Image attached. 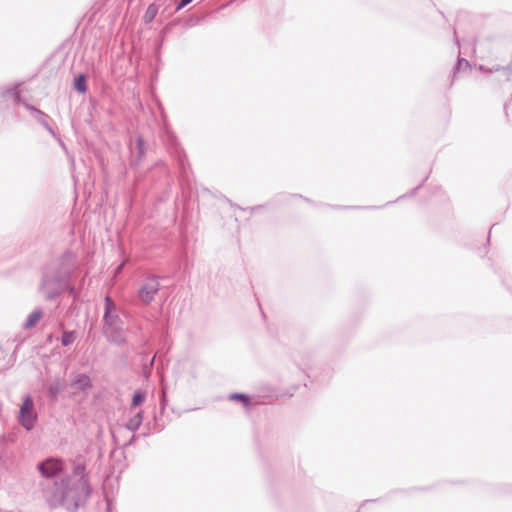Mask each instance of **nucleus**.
Here are the masks:
<instances>
[{
    "label": "nucleus",
    "instance_id": "1",
    "mask_svg": "<svg viewBox=\"0 0 512 512\" xmlns=\"http://www.w3.org/2000/svg\"><path fill=\"white\" fill-rule=\"evenodd\" d=\"M91 488L85 465L76 463L69 476L56 479L43 488V497L52 508L75 512L89 497Z\"/></svg>",
    "mask_w": 512,
    "mask_h": 512
},
{
    "label": "nucleus",
    "instance_id": "2",
    "mask_svg": "<svg viewBox=\"0 0 512 512\" xmlns=\"http://www.w3.org/2000/svg\"><path fill=\"white\" fill-rule=\"evenodd\" d=\"M103 332L107 339L115 344H122L126 340V331L119 317L118 309L110 297H105V312L103 316Z\"/></svg>",
    "mask_w": 512,
    "mask_h": 512
},
{
    "label": "nucleus",
    "instance_id": "3",
    "mask_svg": "<svg viewBox=\"0 0 512 512\" xmlns=\"http://www.w3.org/2000/svg\"><path fill=\"white\" fill-rule=\"evenodd\" d=\"M38 415L34 407V401L31 396L27 395L23 399V403L19 410V423L28 431L32 430L36 424Z\"/></svg>",
    "mask_w": 512,
    "mask_h": 512
},
{
    "label": "nucleus",
    "instance_id": "4",
    "mask_svg": "<svg viewBox=\"0 0 512 512\" xmlns=\"http://www.w3.org/2000/svg\"><path fill=\"white\" fill-rule=\"evenodd\" d=\"M38 470L43 477H57L64 472L65 463L58 458H48L38 464Z\"/></svg>",
    "mask_w": 512,
    "mask_h": 512
},
{
    "label": "nucleus",
    "instance_id": "5",
    "mask_svg": "<svg viewBox=\"0 0 512 512\" xmlns=\"http://www.w3.org/2000/svg\"><path fill=\"white\" fill-rule=\"evenodd\" d=\"M159 287V282L155 277L147 278L140 287V299L145 303L151 302L154 299L155 294L159 291Z\"/></svg>",
    "mask_w": 512,
    "mask_h": 512
},
{
    "label": "nucleus",
    "instance_id": "6",
    "mask_svg": "<svg viewBox=\"0 0 512 512\" xmlns=\"http://www.w3.org/2000/svg\"><path fill=\"white\" fill-rule=\"evenodd\" d=\"M60 284L58 280L45 276L40 290L47 299L54 297L59 292Z\"/></svg>",
    "mask_w": 512,
    "mask_h": 512
},
{
    "label": "nucleus",
    "instance_id": "7",
    "mask_svg": "<svg viewBox=\"0 0 512 512\" xmlns=\"http://www.w3.org/2000/svg\"><path fill=\"white\" fill-rule=\"evenodd\" d=\"M71 385L77 390H86L90 387V378L85 374H79L72 381Z\"/></svg>",
    "mask_w": 512,
    "mask_h": 512
},
{
    "label": "nucleus",
    "instance_id": "8",
    "mask_svg": "<svg viewBox=\"0 0 512 512\" xmlns=\"http://www.w3.org/2000/svg\"><path fill=\"white\" fill-rule=\"evenodd\" d=\"M65 382L61 379H56L50 383L48 387L49 396L53 399L57 398L58 394L64 390Z\"/></svg>",
    "mask_w": 512,
    "mask_h": 512
},
{
    "label": "nucleus",
    "instance_id": "9",
    "mask_svg": "<svg viewBox=\"0 0 512 512\" xmlns=\"http://www.w3.org/2000/svg\"><path fill=\"white\" fill-rule=\"evenodd\" d=\"M42 317V312L40 310H35L33 311L27 318L25 324H24V327L26 329H30L32 327H34L38 321L41 319Z\"/></svg>",
    "mask_w": 512,
    "mask_h": 512
},
{
    "label": "nucleus",
    "instance_id": "10",
    "mask_svg": "<svg viewBox=\"0 0 512 512\" xmlns=\"http://www.w3.org/2000/svg\"><path fill=\"white\" fill-rule=\"evenodd\" d=\"M143 420V413L142 411H138L133 418H131L128 423L127 427L130 430H136L140 427Z\"/></svg>",
    "mask_w": 512,
    "mask_h": 512
},
{
    "label": "nucleus",
    "instance_id": "11",
    "mask_svg": "<svg viewBox=\"0 0 512 512\" xmlns=\"http://www.w3.org/2000/svg\"><path fill=\"white\" fill-rule=\"evenodd\" d=\"M74 87L80 93L86 92V81L83 75H79L78 77H76Z\"/></svg>",
    "mask_w": 512,
    "mask_h": 512
},
{
    "label": "nucleus",
    "instance_id": "12",
    "mask_svg": "<svg viewBox=\"0 0 512 512\" xmlns=\"http://www.w3.org/2000/svg\"><path fill=\"white\" fill-rule=\"evenodd\" d=\"M75 338V333L73 331L64 332L61 339L62 345L68 346L72 344Z\"/></svg>",
    "mask_w": 512,
    "mask_h": 512
},
{
    "label": "nucleus",
    "instance_id": "13",
    "mask_svg": "<svg viewBox=\"0 0 512 512\" xmlns=\"http://www.w3.org/2000/svg\"><path fill=\"white\" fill-rule=\"evenodd\" d=\"M145 400V394L141 391H137L133 395L132 406L136 407L142 404Z\"/></svg>",
    "mask_w": 512,
    "mask_h": 512
},
{
    "label": "nucleus",
    "instance_id": "14",
    "mask_svg": "<svg viewBox=\"0 0 512 512\" xmlns=\"http://www.w3.org/2000/svg\"><path fill=\"white\" fill-rule=\"evenodd\" d=\"M155 13H156L155 7L154 6H149V8L147 9V12L145 14V18L148 21H150L154 17Z\"/></svg>",
    "mask_w": 512,
    "mask_h": 512
},
{
    "label": "nucleus",
    "instance_id": "15",
    "mask_svg": "<svg viewBox=\"0 0 512 512\" xmlns=\"http://www.w3.org/2000/svg\"><path fill=\"white\" fill-rule=\"evenodd\" d=\"M230 398H231V399H238V400H242V401H244L245 403H247V402H248V398H247V396H246V395H244V394H232V395L230 396Z\"/></svg>",
    "mask_w": 512,
    "mask_h": 512
},
{
    "label": "nucleus",
    "instance_id": "16",
    "mask_svg": "<svg viewBox=\"0 0 512 512\" xmlns=\"http://www.w3.org/2000/svg\"><path fill=\"white\" fill-rule=\"evenodd\" d=\"M137 146H138V149H139V154L143 155V153H144V143H143V140L141 138L137 139Z\"/></svg>",
    "mask_w": 512,
    "mask_h": 512
},
{
    "label": "nucleus",
    "instance_id": "17",
    "mask_svg": "<svg viewBox=\"0 0 512 512\" xmlns=\"http://www.w3.org/2000/svg\"><path fill=\"white\" fill-rule=\"evenodd\" d=\"M193 0H181V2L178 4V7L177 9H182L184 8L186 5H188L190 2H192Z\"/></svg>",
    "mask_w": 512,
    "mask_h": 512
},
{
    "label": "nucleus",
    "instance_id": "18",
    "mask_svg": "<svg viewBox=\"0 0 512 512\" xmlns=\"http://www.w3.org/2000/svg\"><path fill=\"white\" fill-rule=\"evenodd\" d=\"M463 65L467 66L468 62L465 59L458 60V67H462Z\"/></svg>",
    "mask_w": 512,
    "mask_h": 512
},
{
    "label": "nucleus",
    "instance_id": "19",
    "mask_svg": "<svg viewBox=\"0 0 512 512\" xmlns=\"http://www.w3.org/2000/svg\"><path fill=\"white\" fill-rule=\"evenodd\" d=\"M33 111H35V112H36L39 116H41V117H44V116H45V115H44L41 111H39V110L33 109Z\"/></svg>",
    "mask_w": 512,
    "mask_h": 512
},
{
    "label": "nucleus",
    "instance_id": "20",
    "mask_svg": "<svg viewBox=\"0 0 512 512\" xmlns=\"http://www.w3.org/2000/svg\"><path fill=\"white\" fill-rule=\"evenodd\" d=\"M45 127L47 128V130H48L50 133L54 134V132H53V130H52V128H51V127H49L47 124H45Z\"/></svg>",
    "mask_w": 512,
    "mask_h": 512
}]
</instances>
